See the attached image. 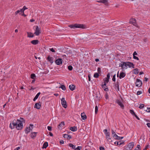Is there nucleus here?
I'll list each match as a JSON object with an SVG mask.
<instances>
[{
  "label": "nucleus",
  "instance_id": "nucleus-1",
  "mask_svg": "<svg viewBox=\"0 0 150 150\" xmlns=\"http://www.w3.org/2000/svg\"><path fill=\"white\" fill-rule=\"evenodd\" d=\"M23 122L25 123V120L23 118L20 117L19 120L18 119L16 120H14L12 124L15 126L17 130H21L23 128Z\"/></svg>",
  "mask_w": 150,
  "mask_h": 150
},
{
  "label": "nucleus",
  "instance_id": "nucleus-2",
  "mask_svg": "<svg viewBox=\"0 0 150 150\" xmlns=\"http://www.w3.org/2000/svg\"><path fill=\"white\" fill-rule=\"evenodd\" d=\"M69 27L71 28H75L85 29L86 28V26L84 25L77 23H75L69 25Z\"/></svg>",
  "mask_w": 150,
  "mask_h": 150
},
{
  "label": "nucleus",
  "instance_id": "nucleus-3",
  "mask_svg": "<svg viewBox=\"0 0 150 150\" xmlns=\"http://www.w3.org/2000/svg\"><path fill=\"white\" fill-rule=\"evenodd\" d=\"M112 137L115 139L120 140L122 139L123 138V137H120L117 135V134L115 133V132L113 130H112Z\"/></svg>",
  "mask_w": 150,
  "mask_h": 150
},
{
  "label": "nucleus",
  "instance_id": "nucleus-4",
  "mask_svg": "<svg viewBox=\"0 0 150 150\" xmlns=\"http://www.w3.org/2000/svg\"><path fill=\"white\" fill-rule=\"evenodd\" d=\"M61 103L62 106L65 108H66L67 106V104L66 100H65L64 98H62L61 99Z\"/></svg>",
  "mask_w": 150,
  "mask_h": 150
},
{
  "label": "nucleus",
  "instance_id": "nucleus-5",
  "mask_svg": "<svg viewBox=\"0 0 150 150\" xmlns=\"http://www.w3.org/2000/svg\"><path fill=\"white\" fill-rule=\"evenodd\" d=\"M41 33L40 28H39L38 26H37L34 34L38 36Z\"/></svg>",
  "mask_w": 150,
  "mask_h": 150
},
{
  "label": "nucleus",
  "instance_id": "nucleus-6",
  "mask_svg": "<svg viewBox=\"0 0 150 150\" xmlns=\"http://www.w3.org/2000/svg\"><path fill=\"white\" fill-rule=\"evenodd\" d=\"M136 86L138 87L141 86L142 85V81L139 79H137L136 82L135 83Z\"/></svg>",
  "mask_w": 150,
  "mask_h": 150
},
{
  "label": "nucleus",
  "instance_id": "nucleus-7",
  "mask_svg": "<svg viewBox=\"0 0 150 150\" xmlns=\"http://www.w3.org/2000/svg\"><path fill=\"white\" fill-rule=\"evenodd\" d=\"M30 126L29 127H26L25 129V133L28 134V133L30 132V130H32L33 127H32V129L31 128L30 126L32 127L33 126V125L31 124H30L29 125Z\"/></svg>",
  "mask_w": 150,
  "mask_h": 150
},
{
  "label": "nucleus",
  "instance_id": "nucleus-8",
  "mask_svg": "<svg viewBox=\"0 0 150 150\" xmlns=\"http://www.w3.org/2000/svg\"><path fill=\"white\" fill-rule=\"evenodd\" d=\"M62 59L61 58H58L55 61V63L57 65H59L62 64Z\"/></svg>",
  "mask_w": 150,
  "mask_h": 150
},
{
  "label": "nucleus",
  "instance_id": "nucleus-9",
  "mask_svg": "<svg viewBox=\"0 0 150 150\" xmlns=\"http://www.w3.org/2000/svg\"><path fill=\"white\" fill-rule=\"evenodd\" d=\"M97 1L99 3H101L104 4L106 6H108V1L107 0H101Z\"/></svg>",
  "mask_w": 150,
  "mask_h": 150
},
{
  "label": "nucleus",
  "instance_id": "nucleus-10",
  "mask_svg": "<svg viewBox=\"0 0 150 150\" xmlns=\"http://www.w3.org/2000/svg\"><path fill=\"white\" fill-rule=\"evenodd\" d=\"M41 103L39 101L38 103H36L34 105V108H36L37 109H40L41 106Z\"/></svg>",
  "mask_w": 150,
  "mask_h": 150
},
{
  "label": "nucleus",
  "instance_id": "nucleus-11",
  "mask_svg": "<svg viewBox=\"0 0 150 150\" xmlns=\"http://www.w3.org/2000/svg\"><path fill=\"white\" fill-rule=\"evenodd\" d=\"M116 102L120 106L121 108L122 109H124V106L122 102L119 100H116Z\"/></svg>",
  "mask_w": 150,
  "mask_h": 150
},
{
  "label": "nucleus",
  "instance_id": "nucleus-12",
  "mask_svg": "<svg viewBox=\"0 0 150 150\" xmlns=\"http://www.w3.org/2000/svg\"><path fill=\"white\" fill-rule=\"evenodd\" d=\"M130 22L132 23L133 25L137 27V24L136 23V21L135 19L134 18H132V19H130Z\"/></svg>",
  "mask_w": 150,
  "mask_h": 150
},
{
  "label": "nucleus",
  "instance_id": "nucleus-13",
  "mask_svg": "<svg viewBox=\"0 0 150 150\" xmlns=\"http://www.w3.org/2000/svg\"><path fill=\"white\" fill-rule=\"evenodd\" d=\"M114 85L115 86V88L116 89V88H117V90L118 91H120L119 88V83L118 81V80H117V81L116 82H115L114 83Z\"/></svg>",
  "mask_w": 150,
  "mask_h": 150
},
{
  "label": "nucleus",
  "instance_id": "nucleus-14",
  "mask_svg": "<svg viewBox=\"0 0 150 150\" xmlns=\"http://www.w3.org/2000/svg\"><path fill=\"white\" fill-rule=\"evenodd\" d=\"M134 146V142H131L128 144V147L129 148L130 150H131L133 148Z\"/></svg>",
  "mask_w": 150,
  "mask_h": 150
},
{
  "label": "nucleus",
  "instance_id": "nucleus-15",
  "mask_svg": "<svg viewBox=\"0 0 150 150\" xmlns=\"http://www.w3.org/2000/svg\"><path fill=\"white\" fill-rule=\"evenodd\" d=\"M54 58L53 57H51L49 55L48 56L47 58V59L51 63V64L53 63L54 62Z\"/></svg>",
  "mask_w": 150,
  "mask_h": 150
},
{
  "label": "nucleus",
  "instance_id": "nucleus-16",
  "mask_svg": "<svg viewBox=\"0 0 150 150\" xmlns=\"http://www.w3.org/2000/svg\"><path fill=\"white\" fill-rule=\"evenodd\" d=\"M64 125V122H61L58 125V128L60 130H61L62 129V127Z\"/></svg>",
  "mask_w": 150,
  "mask_h": 150
},
{
  "label": "nucleus",
  "instance_id": "nucleus-17",
  "mask_svg": "<svg viewBox=\"0 0 150 150\" xmlns=\"http://www.w3.org/2000/svg\"><path fill=\"white\" fill-rule=\"evenodd\" d=\"M38 132H32L30 135V137L33 139L35 138Z\"/></svg>",
  "mask_w": 150,
  "mask_h": 150
},
{
  "label": "nucleus",
  "instance_id": "nucleus-18",
  "mask_svg": "<svg viewBox=\"0 0 150 150\" xmlns=\"http://www.w3.org/2000/svg\"><path fill=\"white\" fill-rule=\"evenodd\" d=\"M63 137L67 139L68 140H69L71 138V137L70 135L68 134H64Z\"/></svg>",
  "mask_w": 150,
  "mask_h": 150
},
{
  "label": "nucleus",
  "instance_id": "nucleus-19",
  "mask_svg": "<svg viewBox=\"0 0 150 150\" xmlns=\"http://www.w3.org/2000/svg\"><path fill=\"white\" fill-rule=\"evenodd\" d=\"M126 75V74L123 72H121L119 75V78L120 79H121L122 78L124 77Z\"/></svg>",
  "mask_w": 150,
  "mask_h": 150
},
{
  "label": "nucleus",
  "instance_id": "nucleus-20",
  "mask_svg": "<svg viewBox=\"0 0 150 150\" xmlns=\"http://www.w3.org/2000/svg\"><path fill=\"white\" fill-rule=\"evenodd\" d=\"M39 41L38 40H33L31 41V44L33 45H36L38 44Z\"/></svg>",
  "mask_w": 150,
  "mask_h": 150
},
{
  "label": "nucleus",
  "instance_id": "nucleus-21",
  "mask_svg": "<svg viewBox=\"0 0 150 150\" xmlns=\"http://www.w3.org/2000/svg\"><path fill=\"white\" fill-rule=\"evenodd\" d=\"M128 66L129 67H132L133 68H134V65L133 64V63L130 62H127Z\"/></svg>",
  "mask_w": 150,
  "mask_h": 150
},
{
  "label": "nucleus",
  "instance_id": "nucleus-22",
  "mask_svg": "<svg viewBox=\"0 0 150 150\" xmlns=\"http://www.w3.org/2000/svg\"><path fill=\"white\" fill-rule=\"evenodd\" d=\"M81 116L83 120H85L87 118L84 112L81 113Z\"/></svg>",
  "mask_w": 150,
  "mask_h": 150
},
{
  "label": "nucleus",
  "instance_id": "nucleus-23",
  "mask_svg": "<svg viewBox=\"0 0 150 150\" xmlns=\"http://www.w3.org/2000/svg\"><path fill=\"white\" fill-rule=\"evenodd\" d=\"M28 37L29 38H33L34 37V34L31 32H27Z\"/></svg>",
  "mask_w": 150,
  "mask_h": 150
},
{
  "label": "nucleus",
  "instance_id": "nucleus-24",
  "mask_svg": "<svg viewBox=\"0 0 150 150\" xmlns=\"http://www.w3.org/2000/svg\"><path fill=\"white\" fill-rule=\"evenodd\" d=\"M69 129L72 132L76 131L77 130V128L76 127L74 126L71 127Z\"/></svg>",
  "mask_w": 150,
  "mask_h": 150
},
{
  "label": "nucleus",
  "instance_id": "nucleus-25",
  "mask_svg": "<svg viewBox=\"0 0 150 150\" xmlns=\"http://www.w3.org/2000/svg\"><path fill=\"white\" fill-rule=\"evenodd\" d=\"M48 146V143L47 142H45L43 144L42 149H46Z\"/></svg>",
  "mask_w": 150,
  "mask_h": 150
},
{
  "label": "nucleus",
  "instance_id": "nucleus-26",
  "mask_svg": "<svg viewBox=\"0 0 150 150\" xmlns=\"http://www.w3.org/2000/svg\"><path fill=\"white\" fill-rule=\"evenodd\" d=\"M41 93L39 92L38 93L37 95H36L35 97H34V98L33 99V100L35 101L36 100H37L39 96V95Z\"/></svg>",
  "mask_w": 150,
  "mask_h": 150
},
{
  "label": "nucleus",
  "instance_id": "nucleus-27",
  "mask_svg": "<svg viewBox=\"0 0 150 150\" xmlns=\"http://www.w3.org/2000/svg\"><path fill=\"white\" fill-rule=\"evenodd\" d=\"M105 134V135L106 137L110 135V133L109 132H108V130L107 129H105L104 130Z\"/></svg>",
  "mask_w": 150,
  "mask_h": 150
},
{
  "label": "nucleus",
  "instance_id": "nucleus-28",
  "mask_svg": "<svg viewBox=\"0 0 150 150\" xmlns=\"http://www.w3.org/2000/svg\"><path fill=\"white\" fill-rule=\"evenodd\" d=\"M138 73L139 71H138V69L137 68H135L133 70V74H137Z\"/></svg>",
  "mask_w": 150,
  "mask_h": 150
},
{
  "label": "nucleus",
  "instance_id": "nucleus-29",
  "mask_svg": "<svg viewBox=\"0 0 150 150\" xmlns=\"http://www.w3.org/2000/svg\"><path fill=\"white\" fill-rule=\"evenodd\" d=\"M106 138L107 139V141L109 142H111L112 141L111 139V138L110 137V135L109 136H107L106 137Z\"/></svg>",
  "mask_w": 150,
  "mask_h": 150
},
{
  "label": "nucleus",
  "instance_id": "nucleus-30",
  "mask_svg": "<svg viewBox=\"0 0 150 150\" xmlns=\"http://www.w3.org/2000/svg\"><path fill=\"white\" fill-rule=\"evenodd\" d=\"M75 86L73 85H71L69 86V89L71 91H73L74 89Z\"/></svg>",
  "mask_w": 150,
  "mask_h": 150
},
{
  "label": "nucleus",
  "instance_id": "nucleus-31",
  "mask_svg": "<svg viewBox=\"0 0 150 150\" xmlns=\"http://www.w3.org/2000/svg\"><path fill=\"white\" fill-rule=\"evenodd\" d=\"M68 146L71 147L73 149H74L75 150V146H74V145H73L71 143H69L68 144Z\"/></svg>",
  "mask_w": 150,
  "mask_h": 150
},
{
  "label": "nucleus",
  "instance_id": "nucleus-32",
  "mask_svg": "<svg viewBox=\"0 0 150 150\" xmlns=\"http://www.w3.org/2000/svg\"><path fill=\"white\" fill-rule=\"evenodd\" d=\"M127 66H128L127 63H126L124 62V64L123 65V67L122 68V70L126 69L127 68Z\"/></svg>",
  "mask_w": 150,
  "mask_h": 150
},
{
  "label": "nucleus",
  "instance_id": "nucleus-33",
  "mask_svg": "<svg viewBox=\"0 0 150 150\" xmlns=\"http://www.w3.org/2000/svg\"><path fill=\"white\" fill-rule=\"evenodd\" d=\"M118 143H117V145H121L124 144L125 142L123 140H120V141H118Z\"/></svg>",
  "mask_w": 150,
  "mask_h": 150
},
{
  "label": "nucleus",
  "instance_id": "nucleus-34",
  "mask_svg": "<svg viewBox=\"0 0 150 150\" xmlns=\"http://www.w3.org/2000/svg\"><path fill=\"white\" fill-rule=\"evenodd\" d=\"M31 78L33 79H35L36 77L35 75L34 74H32L30 75Z\"/></svg>",
  "mask_w": 150,
  "mask_h": 150
},
{
  "label": "nucleus",
  "instance_id": "nucleus-35",
  "mask_svg": "<svg viewBox=\"0 0 150 150\" xmlns=\"http://www.w3.org/2000/svg\"><path fill=\"white\" fill-rule=\"evenodd\" d=\"M99 74L97 73H95L94 74V77L95 78H98L99 76Z\"/></svg>",
  "mask_w": 150,
  "mask_h": 150
},
{
  "label": "nucleus",
  "instance_id": "nucleus-36",
  "mask_svg": "<svg viewBox=\"0 0 150 150\" xmlns=\"http://www.w3.org/2000/svg\"><path fill=\"white\" fill-rule=\"evenodd\" d=\"M134 150H141L140 145L139 144L137 145V148Z\"/></svg>",
  "mask_w": 150,
  "mask_h": 150
},
{
  "label": "nucleus",
  "instance_id": "nucleus-37",
  "mask_svg": "<svg viewBox=\"0 0 150 150\" xmlns=\"http://www.w3.org/2000/svg\"><path fill=\"white\" fill-rule=\"evenodd\" d=\"M105 86H102V88L104 89V90L105 91H107L108 90V87H106L105 88Z\"/></svg>",
  "mask_w": 150,
  "mask_h": 150
},
{
  "label": "nucleus",
  "instance_id": "nucleus-38",
  "mask_svg": "<svg viewBox=\"0 0 150 150\" xmlns=\"http://www.w3.org/2000/svg\"><path fill=\"white\" fill-rule=\"evenodd\" d=\"M144 104H141L139 105V108L140 109H142L144 107Z\"/></svg>",
  "mask_w": 150,
  "mask_h": 150
},
{
  "label": "nucleus",
  "instance_id": "nucleus-39",
  "mask_svg": "<svg viewBox=\"0 0 150 150\" xmlns=\"http://www.w3.org/2000/svg\"><path fill=\"white\" fill-rule=\"evenodd\" d=\"M129 112L133 115H134L135 114L133 110H129Z\"/></svg>",
  "mask_w": 150,
  "mask_h": 150
},
{
  "label": "nucleus",
  "instance_id": "nucleus-40",
  "mask_svg": "<svg viewBox=\"0 0 150 150\" xmlns=\"http://www.w3.org/2000/svg\"><path fill=\"white\" fill-rule=\"evenodd\" d=\"M68 69L70 71H71L73 69V67L71 65L68 67Z\"/></svg>",
  "mask_w": 150,
  "mask_h": 150
},
{
  "label": "nucleus",
  "instance_id": "nucleus-41",
  "mask_svg": "<svg viewBox=\"0 0 150 150\" xmlns=\"http://www.w3.org/2000/svg\"><path fill=\"white\" fill-rule=\"evenodd\" d=\"M60 88H61L63 90H66V87L64 85H61Z\"/></svg>",
  "mask_w": 150,
  "mask_h": 150
},
{
  "label": "nucleus",
  "instance_id": "nucleus-42",
  "mask_svg": "<svg viewBox=\"0 0 150 150\" xmlns=\"http://www.w3.org/2000/svg\"><path fill=\"white\" fill-rule=\"evenodd\" d=\"M103 80L104 81V82L108 83L109 81V79H107V78H105L103 79Z\"/></svg>",
  "mask_w": 150,
  "mask_h": 150
},
{
  "label": "nucleus",
  "instance_id": "nucleus-43",
  "mask_svg": "<svg viewBox=\"0 0 150 150\" xmlns=\"http://www.w3.org/2000/svg\"><path fill=\"white\" fill-rule=\"evenodd\" d=\"M98 112V107L97 105L95 106V113L97 114Z\"/></svg>",
  "mask_w": 150,
  "mask_h": 150
},
{
  "label": "nucleus",
  "instance_id": "nucleus-44",
  "mask_svg": "<svg viewBox=\"0 0 150 150\" xmlns=\"http://www.w3.org/2000/svg\"><path fill=\"white\" fill-rule=\"evenodd\" d=\"M82 147L81 146H78L77 148H75L74 150H80L82 149Z\"/></svg>",
  "mask_w": 150,
  "mask_h": 150
},
{
  "label": "nucleus",
  "instance_id": "nucleus-45",
  "mask_svg": "<svg viewBox=\"0 0 150 150\" xmlns=\"http://www.w3.org/2000/svg\"><path fill=\"white\" fill-rule=\"evenodd\" d=\"M115 76H116V74H115L114 75H113L112 78V81L114 82H115V80H116Z\"/></svg>",
  "mask_w": 150,
  "mask_h": 150
},
{
  "label": "nucleus",
  "instance_id": "nucleus-46",
  "mask_svg": "<svg viewBox=\"0 0 150 150\" xmlns=\"http://www.w3.org/2000/svg\"><path fill=\"white\" fill-rule=\"evenodd\" d=\"M124 62H122L119 64L120 66L121 67H122H122H123V65L124 64Z\"/></svg>",
  "mask_w": 150,
  "mask_h": 150
},
{
  "label": "nucleus",
  "instance_id": "nucleus-47",
  "mask_svg": "<svg viewBox=\"0 0 150 150\" xmlns=\"http://www.w3.org/2000/svg\"><path fill=\"white\" fill-rule=\"evenodd\" d=\"M97 70L98 71V73L100 74L101 73V69L100 67H98L97 69Z\"/></svg>",
  "mask_w": 150,
  "mask_h": 150
},
{
  "label": "nucleus",
  "instance_id": "nucleus-48",
  "mask_svg": "<svg viewBox=\"0 0 150 150\" xmlns=\"http://www.w3.org/2000/svg\"><path fill=\"white\" fill-rule=\"evenodd\" d=\"M96 100H100V97H99H99L98 96H96Z\"/></svg>",
  "mask_w": 150,
  "mask_h": 150
},
{
  "label": "nucleus",
  "instance_id": "nucleus-49",
  "mask_svg": "<svg viewBox=\"0 0 150 150\" xmlns=\"http://www.w3.org/2000/svg\"><path fill=\"white\" fill-rule=\"evenodd\" d=\"M9 127L11 129H13L15 128V126L13 125V126H12L11 125V123L10 124Z\"/></svg>",
  "mask_w": 150,
  "mask_h": 150
},
{
  "label": "nucleus",
  "instance_id": "nucleus-50",
  "mask_svg": "<svg viewBox=\"0 0 150 150\" xmlns=\"http://www.w3.org/2000/svg\"><path fill=\"white\" fill-rule=\"evenodd\" d=\"M52 127L51 126H48L47 127V129L49 131H51Z\"/></svg>",
  "mask_w": 150,
  "mask_h": 150
},
{
  "label": "nucleus",
  "instance_id": "nucleus-51",
  "mask_svg": "<svg viewBox=\"0 0 150 150\" xmlns=\"http://www.w3.org/2000/svg\"><path fill=\"white\" fill-rule=\"evenodd\" d=\"M145 110L147 112H150V108H147V109L146 110Z\"/></svg>",
  "mask_w": 150,
  "mask_h": 150
},
{
  "label": "nucleus",
  "instance_id": "nucleus-52",
  "mask_svg": "<svg viewBox=\"0 0 150 150\" xmlns=\"http://www.w3.org/2000/svg\"><path fill=\"white\" fill-rule=\"evenodd\" d=\"M110 77V73H109L107 75V77L106 78L107 79H109Z\"/></svg>",
  "mask_w": 150,
  "mask_h": 150
},
{
  "label": "nucleus",
  "instance_id": "nucleus-53",
  "mask_svg": "<svg viewBox=\"0 0 150 150\" xmlns=\"http://www.w3.org/2000/svg\"><path fill=\"white\" fill-rule=\"evenodd\" d=\"M49 50L50 51H51V52H55L54 50V49L53 48H50Z\"/></svg>",
  "mask_w": 150,
  "mask_h": 150
},
{
  "label": "nucleus",
  "instance_id": "nucleus-54",
  "mask_svg": "<svg viewBox=\"0 0 150 150\" xmlns=\"http://www.w3.org/2000/svg\"><path fill=\"white\" fill-rule=\"evenodd\" d=\"M133 57V58L134 59H137L138 60H139V58L135 56H134Z\"/></svg>",
  "mask_w": 150,
  "mask_h": 150
},
{
  "label": "nucleus",
  "instance_id": "nucleus-55",
  "mask_svg": "<svg viewBox=\"0 0 150 150\" xmlns=\"http://www.w3.org/2000/svg\"><path fill=\"white\" fill-rule=\"evenodd\" d=\"M99 149L100 150H105V148L103 146H100Z\"/></svg>",
  "mask_w": 150,
  "mask_h": 150
},
{
  "label": "nucleus",
  "instance_id": "nucleus-56",
  "mask_svg": "<svg viewBox=\"0 0 150 150\" xmlns=\"http://www.w3.org/2000/svg\"><path fill=\"white\" fill-rule=\"evenodd\" d=\"M142 93V91H139L137 92V95H139Z\"/></svg>",
  "mask_w": 150,
  "mask_h": 150
},
{
  "label": "nucleus",
  "instance_id": "nucleus-57",
  "mask_svg": "<svg viewBox=\"0 0 150 150\" xmlns=\"http://www.w3.org/2000/svg\"><path fill=\"white\" fill-rule=\"evenodd\" d=\"M149 147V144L147 145L145 147V148L143 149V150H146Z\"/></svg>",
  "mask_w": 150,
  "mask_h": 150
},
{
  "label": "nucleus",
  "instance_id": "nucleus-58",
  "mask_svg": "<svg viewBox=\"0 0 150 150\" xmlns=\"http://www.w3.org/2000/svg\"><path fill=\"white\" fill-rule=\"evenodd\" d=\"M105 98L106 99H107L108 98V95L107 93H106L105 96Z\"/></svg>",
  "mask_w": 150,
  "mask_h": 150
},
{
  "label": "nucleus",
  "instance_id": "nucleus-59",
  "mask_svg": "<svg viewBox=\"0 0 150 150\" xmlns=\"http://www.w3.org/2000/svg\"><path fill=\"white\" fill-rule=\"evenodd\" d=\"M134 116L137 120H140L139 118L137 116L136 114Z\"/></svg>",
  "mask_w": 150,
  "mask_h": 150
},
{
  "label": "nucleus",
  "instance_id": "nucleus-60",
  "mask_svg": "<svg viewBox=\"0 0 150 150\" xmlns=\"http://www.w3.org/2000/svg\"><path fill=\"white\" fill-rule=\"evenodd\" d=\"M20 12V11L19 10H17L15 12L16 15H17L18 13H19Z\"/></svg>",
  "mask_w": 150,
  "mask_h": 150
},
{
  "label": "nucleus",
  "instance_id": "nucleus-61",
  "mask_svg": "<svg viewBox=\"0 0 150 150\" xmlns=\"http://www.w3.org/2000/svg\"><path fill=\"white\" fill-rule=\"evenodd\" d=\"M60 143L61 144H63L64 143V141L63 140H61L60 141Z\"/></svg>",
  "mask_w": 150,
  "mask_h": 150
},
{
  "label": "nucleus",
  "instance_id": "nucleus-62",
  "mask_svg": "<svg viewBox=\"0 0 150 150\" xmlns=\"http://www.w3.org/2000/svg\"><path fill=\"white\" fill-rule=\"evenodd\" d=\"M133 56H135V55H137V54L136 52V51H134V52L133 53Z\"/></svg>",
  "mask_w": 150,
  "mask_h": 150
},
{
  "label": "nucleus",
  "instance_id": "nucleus-63",
  "mask_svg": "<svg viewBox=\"0 0 150 150\" xmlns=\"http://www.w3.org/2000/svg\"><path fill=\"white\" fill-rule=\"evenodd\" d=\"M20 11V12L21 13H23L24 11H25L23 8L21 9Z\"/></svg>",
  "mask_w": 150,
  "mask_h": 150
},
{
  "label": "nucleus",
  "instance_id": "nucleus-64",
  "mask_svg": "<svg viewBox=\"0 0 150 150\" xmlns=\"http://www.w3.org/2000/svg\"><path fill=\"white\" fill-rule=\"evenodd\" d=\"M146 125H147L148 127L150 128V123H147Z\"/></svg>",
  "mask_w": 150,
  "mask_h": 150
}]
</instances>
